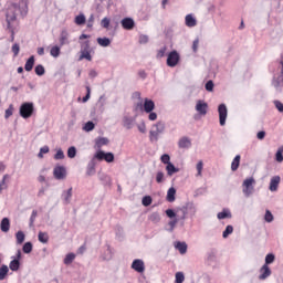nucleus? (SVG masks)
<instances>
[{
    "instance_id": "obj_1",
    "label": "nucleus",
    "mask_w": 283,
    "mask_h": 283,
    "mask_svg": "<svg viewBox=\"0 0 283 283\" xmlns=\"http://www.w3.org/2000/svg\"><path fill=\"white\" fill-rule=\"evenodd\" d=\"M17 12H20L23 15V11H21V4L13 2L10 4V7L7 9L6 12V30L10 32V41L11 43H14V30L19 28V20L17 19Z\"/></svg>"
},
{
    "instance_id": "obj_2",
    "label": "nucleus",
    "mask_w": 283,
    "mask_h": 283,
    "mask_svg": "<svg viewBox=\"0 0 283 283\" xmlns=\"http://www.w3.org/2000/svg\"><path fill=\"white\" fill-rule=\"evenodd\" d=\"M155 127V130H154ZM160 134H165V122H157L153 129L149 130V140L150 143H156L160 138Z\"/></svg>"
},
{
    "instance_id": "obj_3",
    "label": "nucleus",
    "mask_w": 283,
    "mask_h": 283,
    "mask_svg": "<svg viewBox=\"0 0 283 283\" xmlns=\"http://www.w3.org/2000/svg\"><path fill=\"white\" fill-rule=\"evenodd\" d=\"M32 114H34V103L24 102L20 106V116L22 118H32Z\"/></svg>"
},
{
    "instance_id": "obj_4",
    "label": "nucleus",
    "mask_w": 283,
    "mask_h": 283,
    "mask_svg": "<svg viewBox=\"0 0 283 283\" xmlns=\"http://www.w3.org/2000/svg\"><path fill=\"white\" fill-rule=\"evenodd\" d=\"M242 187H243L242 191H243V195L245 196V198H250L251 195L253 193V189L255 187V178L250 177V178L244 179Z\"/></svg>"
},
{
    "instance_id": "obj_5",
    "label": "nucleus",
    "mask_w": 283,
    "mask_h": 283,
    "mask_svg": "<svg viewBox=\"0 0 283 283\" xmlns=\"http://www.w3.org/2000/svg\"><path fill=\"white\" fill-rule=\"evenodd\" d=\"M144 109L146 114H151L154 109H156V103H154V99L145 98L144 104L142 102L137 103L136 109Z\"/></svg>"
},
{
    "instance_id": "obj_6",
    "label": "nucleus",
    "mask_w": 283,
    "mask_h": 283,
    "mask_svg": "<svg viewBox=\"0 0 283 283\" xmlns=\"http://www.w3.org/2000/svg\"><path fill=\"white\" fill-rule=\"evenodd\" d=\"M180 63V53L178 51L174 50L168 53L166 65L168 67H176Z\"/></svg>"
},
{
    "instance_id": "obj_7",
    "label": "nucleus",
    "mask_w": 283,
    "mask_h": 283,
    "mask_svg": "<svg viewBox=\"0 0 283 283\" xmlns=\"http://www.w3.org/2000/svg\"><path fill=\"white\" fill-rule=\"evenodd\" d=\"M218 114H219V123L221 127L227 125V116H229V109H227V104H220L218 106Z\"/></svg>"
},
{
    "instance_id": "obj_8",
    "label": "nucleus",
    "mask_w": 283,
    "mask_h": 283,
    "mask_svg": "<svg viewBox=\"0 0 283 283\" xmlns=\"http://www.w3.org/2000/svg\"><path fill=\"white\" fill-rule=\"evenodd\" d=\"M94 156L99 163H102V160H105V163H114V153L97 150Z\"/></svg>"
},
{
    "instance_id": "obj_9",
    "label": "nucleus",
    "mask_w": 283,
    "mask_h": 283,
    "mask_svg": "<svg viewBox=\"0 0 283 283\" xmlns=\"http://www.w3.org/2000/svg\"><path fill=\"white\" fill-rule=\"evenodd\" d=\"M53 176L56 180H65V178H67V170L64 166H55L53 169Z\"/></svg>"
},
{
    "instance_id": "obj_10",
    "label": "nucleus",
    "mask_w": 283,
    "mask_h": 283,
    "mask_svg": "<svg viewBox=\"0 0 283 283\" xmlns=\"http://www.w3.org/2000/svg\"><path fill=\"white\" fill-rule=\"evenodd\" d=\"M195 109L200 116H207V112H209V104L202 99H199L197 101Z\"/></svg>"
},
{
    "instance_id": "obj_11",
    "label": "nucleus",
    "mask_w": 283,
    "mask_h": 283,
    "mask_svg": "<svg viewBox=\"0 0 283 283\" xmlns=\"http://www.w3.org/2000/svg\"><path fill=\"white\" fill-rule=\"evenodd\" d=\"M136 273H145V261L143 259H135L130 265Z\"/></svg>"
},
{
    "instance_id": "obj_12",
    "label": "nucleus",
    "mask_w": 283,
    "mask_h": 283,
    "mask_svg": "<svg viewBox=\"0 0 283 283\" xmlns=\"http://www.w3.org/2000/svg\"><path fill=\"white\" fill-rule=\"evenodd\" d=\"M96 155L92 157L86 166V176H95L96 175Z\"/></svg>"
},
{
    "instance_id": "obj_13",
    "label": "nucleus",
    "mask_w": 283,
    "mask_h": 283,
    "mask_svg": "<svg viewBox=\"0 0 283 283\" xmlns=\"http://www.w3.org/2000/svg\"><path fill=\"white\" fill-rule=\"evenodd\" d=\"M120 24L124 30H134V28L136 27V22L132 18H124L120 21Z\"/></svg>"
},
{
    "instance_id": "obj_14",
    "label": "nucleus",
    "mask_w": 283,
    "mask_h": 283,
    "mask_svg": "<svg viewBox=\"0 0 283 283\" xmlns=\"http://www.w3.org/2000/svg\"><path fill=\"white\" fill-rule=\"evenodd\" d=\"M185 23L187 28H196L198 25V20L196 19V15L189 13L185 18Z\"/></svg>"
},
{
    "instance_id": "obj_15",
    "label": "nucleus",
    "mask_w": 283,
    "mask_h": 283,
    "mask_svg": "<svg viewBox=\"0 0 283 283\" xmlns=\"http://www.w3.org/2000/svg\"><path fill=\"white\" fill-rule=\"evenodd\" d=\"M98 180L102 182V185H104V187H107L109 185H112V177H109V175H107L106 172H98L97 174Z\"/></svg>"
},
{
    "instance_id": "obj_16",
    "label": "nucleus",
    "mask_w": 283,
    "mask_h": 283,
    "mask_svg": "<svg viewBox=\"0 0 283 283\" xmlns=\"http://www.w3.org/2000/svg\"><path fill=\"white\" fill-rule=\"evenodd\" d=\"M179 149H189L191 148V139L189 137H181L178 142Z\"/></svg>"
},
{
    "instance_id": "obj_17",
    "label": "nucleus",
    "mask_w": 283,
    "mask_h": 283,
    "mask_svg": "<svg viewBox=\"0 0 283 283\" xmlns=\"http://www.w3.org/2000/svg\"><path fill=\"white\" fill-rule=\"evenodd\" d=\"M60 45H70V33L65 29L60 33Z\"/></svg>"
},
{
    "instance_id": "obj_18",
    "label": "nucleus",
    "mask_w": 283,
    "mask_h": 283,
    "mask_svg": "<svg viewBox=\"0 0 283 283\" xmlns=\"http://www.w3.org/2000/svg\"><path fill=\"white\" fill-rule=\"evenodd\" d=\"M61 198L64 205H70V202H72V187L67 190H64L61 195Z\"/></svg>"
},
{
    "instance_id": "obj_19",
    "label": "nucleus",
    "mask_w": 283,
    "mask_h": 283,
    "mask_svg": "<svg viewBox=\"0 0 283 283\" xmlns=\"http://www.w3.org/2000/svg\"><path fill=\"white\" fill-rule=\"evenodd\" d=\"M260 271H261V274L259 276V280H266V277L271 275V268H269V265L266 264H263Z\"/></svg>"
},
{
    "instance_id": "obj_20",
    "label": "nucleus",
    "mask_w": 283,
    "mask_h": 283,
    "mask_svg": "<svg viewBox=\"0 0 283 283\" xmlns=\"http://www.w3.org/2000/svg\"><path fill=\"white\" fill-rule=\"evenodd\" d=\"M277 187H280V176L272 177L270 181V191H277Z\"/></svg>"
},
{
    "instance_id": "obj_21",
    "label": "nucleus",
    "mask_w": 283,
    "mask_h": 283,
    "mask_svg": "<svg viewBox=\"0 0 283 283\" xmlns=\"http://www.w3.org/2000/svg\"><path fill=\"white\" fill-rule=\"evenodd\" d=\"M0 229H1L2 233H8V231H10V219L8 217H4L1 220Z\"/></svg>"
},
{
    "instance_id": "obj_22",
    "label": "nucleus",
    "mask_w": 283,
    "mask_h": 283,
    "mask_svg": "<svg viewBox=\"0 0 283 283\" xmlns=\"http://www.w3.org/2000/svg\"><path fill=\"white\" fill-rule=\"evenodd\" d=\"M217 218L218 220H226V218L231 219V210H229L228 208H223L221 212H218Z\"/></svg>"
},
{
    "instance_id": "obj_23",
    "label": "nucleus",
    "mask_w": 283,
    "mask_h": 283,
    "mask_svg": "<svg viewBox=\"0 0 283 283\" xmlns=\"http://www.w3.org/2000/svg\"><path fill=\"white\" fill-rule=\"evenodd\" d=\"M166 200L167 202H176V189L174 187L167 190Z\"/></svg>"
},
{
    "instance_id": "obj_24",
    "label": "nucleus",
    "mask_w": 283,
    "mask_h": 283,
    "mask_svg": "<svg viewBox=\"0 0 283 283\" xmlns=\"http://www.w3.org/2000/svg\"><path fill=\"white\" fill-rule=\"evenodd\" d=\"M34 61H35L34 55H31V56L27 60V62H25V64H24V70H25V72H32V70H34Z\"/></svg>"
},
{
    "instance_id": "obj_25",
    "label": "nucleus",
    "mask_w": 283,
    "mask_h": 283,
    "mask_svg": "<svg viewBox=\"0 0 283 283\" xmlns=\"http://www.w3.org/2000/svg\"><path fill=\"white\" fill-rule=\"evenodd\" d=\"M124 127L127 129H132L134 127V123H136V118L125 116L123 118Z\"/></svg>"
},
{
    "instance_id": "obj_26",
    "label": "nucleus",
    "mask_w": 283,
    "mask_h": 283,
    "mask_svg": "<svg viewBox=\"0 0 283 283\" xmlns=\"http://www.w3.org/2000/svg\"><path fill=\"white\" fill-rule=\"evenodd\" d=\"M95 145L97 149H101V147L109 145V139L107 137H97L95 139Z\"/></svg>"
},
{
    "instance_id": "obj_27",
    "label": "nucleus",
    "mask_w": 283,
    "mask_h": 283,
    "mask_svg": "<svg viewBox=\"0 0 283 283\" xmlns=\"http://www.w3.org/2000/svg\"><path fill=\"white\" fill-rule=\"evenodd\" d=\"M38 240L42 244H48V242H50V235L48 234V232L40 231L38 233Z\"/></svg>"
},
{
    "instance_id": "obj_28",
    "label": "nucleus",
    "mask_w": 283,
    "mask_h": 283,
    "mask_svg": "<svg viewBox=\"0 0 283 283\" xmlns=\"http://www.w3.org/2000/svg\"><path fill=\"white\" fill-rule=\"evenodd\" d=\"M166 171H167L168 176H174V174H178V171H180V169L178 167H176L174 165V163H170V164L166 165Z\"/></svg>"
},
{
    "instance_id": "obj_29",
    "label": "nucleus",
    "mask_w": 283,
    "mask_h": 283,
    "mask_svg": "<svg viewBox=\"0 0 283 283\" xmlns=\"http://www.w3.org/2000/svg\"><path fill=\"white\" fill-rule=\"evenodd\" d=\"M10 271L17 272L21 269V261L12 259L9 263Z\"/></svg>"
},
{
    "instance_id": "obj_30",
    "label": "nucleus",
    "mask_w": 283,
    "mask_h": 283,
    "mask_svg": "<svg viewBox=\"0 0 283 283\" xmlns=\"http://www.w3.org/2000/svg\"><path fill=\"white\" fill-rule=\"evenodd\" d=\"M97 43L101 48H109L112 45V40L109 38H97Z\"/></svg>"
},
{
    "instance_id": "obj_31",
    "label": "nucleus",
    "mask_w": 283,
    "mask_h": 283,
    "mask_svg": "<svg viewBox=\"0 0 283 283\" xmlns=\"http://www.w3.org/2000/svg\"><path fill=\"white\" fill-rule=\"evenodd\" d=\"M8 273H10V268H8V265L6 264H2L0 266V282H2V280L8 277Z\"/></svg>"
},
{
    "instance_id": "obj_32",
    "label": "nucleus",
    "mask_w": 283,
    "mask_h": 283,
    "mask_svg": "<svg viewBox=\"0 0 283 283\" xmlns=\"http://www.w3.org/2000/svg\"><path fill=\"white\" fill-rule=\"evenodd\" d=\"M187 209L190 218H193L198 211V208H196V205L191 201L187 202Z\"/></svg>"
},
{
    "instance_id": "obj_33",
    "label": "nucleus",
    "mask_w": 283,
    "mask_h": 283,
    "mask_svg": "<svg viewBox=\"0 0 283 283\" xmlns=\"http://www.w3.org/2000/svg\"><path fill=\"white\" fill-rule=\"evenodd\" d=\"M240 159H241V156L240 155H237L232 163H231V170L232 171H238L239 167H240Z\"/></svg>"
},
{
    "instance_id": "obj_34",
    "label": "nucleus",
    "mask_w": 283,
    "mask_h": 283,
    "mask_svg": "<svg viewBox=\"0 0 283 283\" xmlns=\"http://www.w3.org/2000/svg\"><path fill=\"white\" fill-rule=\"evenodd\" d=\"M74 260H76V254L74 252L67 253L64 258V264L70 265L72 264V262H74Z\"/></svg>"
},
{
    "instance_id": "obj_35",
    "label": "nucleus",
    "mask_w": 283,
    "mask_h": 283,
    "mask_svg": "<svg viewBox=\"0 0 283 283\" xmlns=\"http://www.w3.org/2000/svg\"><path fill=\"white\" fill-rule=\"evenodd\" d=\"M95 127H96V124H95L94 122H92V120H88V122H86V123L84 124L83 130H84V132H87V133L94 132Z\"/></svg>"
},
{
    "instance_id": "obj_36",
    "label": "nucleus",
    "mask_w": 283,
    "mask_h": 283,
    "mask_svg": "<svg viewBox=\"0 0 283 283\" xmlns=\"http://www.w3.org/2000/svg\"><path fill=\"white\" fill-rule=\"evenodd\" d=\"M176 249L179 250V253H181V255H185V253H187V243L178 241L176 243Z\"/></svg>"
},
{
    "instance_id": "obj_37",
    "label": "nucleus",
    "mask_w": 283,
    "mask_h": 283,
    "mask_svg": "<svg viewBox=\"0 0 283 283\" xmlns=\"http://www.w3.org/2000/svg\"><path fill=\"white\" fill-rule=\"evenodd\" d=\"M15 240H17V244H22L23 242H25V233L23 231H18L15 233Z\"/></svg>"
},
{
    "instance_id": "obj_38",
    "label": "nucleus",
    "mask_w": 283,
    "mask_h": 283,
    "mask_svg": "<svg viewBox=\"0 0 283 283\" xmlns=\"http://www.w3.org/2000/svg\"><path fill=\"white\" fill-rule=\"evenodd\" d=\"M51 56H53L54 59H59V56H61V46L59 45H54L51 51H50Z\"/></svg>"
},
{
    "instance_id": "obj_39",
    "label": "nucleus",
    "mask_w": 283,
    "mask_h": 283,
    "mask_svg": "<svg viewBox=\"0 0 283 283\" xmlns=\"http://www.w3.org/2000/svg\"><path fill=\"white\" fill-rule=\"evenodd\" d=\"M85 14L84 13H80L78 15L75 17L74 22L76 23V25H85Z\"/></svg>"
},
{
    "instance_id": "obj_40",
    "label": "nucleus",
    "mask_w": 283,
    "mask_h": 283,
    "mask_svg": "<svg viewBox=\"0 0 283 283\" xmlns=\"http://www.w3.org/2000/svg\"><path fill=\"white\" fill-rule=\"evenodd\" d=\"M32 249H34V245L32 244V242L28 241L23 244L22 247V251L25 254H30V252L32 251Z\"/></svg>"
},
{
    "instance_id": "obj_41",
    "label": "nucleus",
    "mask_w": 283,
    "mask_h": 283,
    "mask_svg": "<svg viewBox=\"0 0 283 283\" xmlns=\"http://www.w3.org/2000/svg\"><path fill=\"white\" fill-rule=\"evenodd\" d=\"M34 72H35L36 76H43L45 74V66H43L42 64H38L34 67Z\"/></svg>"
},
{
    "instance_id": "obj_42",
    "label": "nucleus",
    "mask_w": 283,
    "mask_h": 283,
    "mask_svg": "<svg viewBox=\"0 0 283 283\" xmlns=\"http://www.w3.org/2000/svg\"><path fill=\"white\" fill-rule=\"evenodd\" d=\"M148 220H150V222H154V224H158V222H160V213L158 212H153Z\"/></svg>"
},
{
    "instance_id": "obj_43",
    "label": "nucleus",
    "mask_w": 283,
    "mask_h": 283,
    "mask_svg": "<svg viewBox=\"0 0 283 283\" xmlns=\"http://www.w3.org/2000/svg\"><path fill=\"white\" fill-rule=\"evenodd\" d=\"M83 59H85L86 61H92L91 51H81L80 61H83Z\"/></svg>"
},
{
    "instance_id": "obj_44",
    "label": "nucleus",
    "mask_w": 283,
    "mask_h": 283,
    "mask_svg": "<svg viewBox=\"0 0 283 283\" xmlns=\"http://www.w3.org/2000/svg\"><path fill=\"white\" fill-rule=\"evenodd\" d=\"M36 216H39V211L32 210L31 217H30V220H29V227L30 228L34 227V222L36 220Z\"/></svg>"
},
{
    "instance_id": "obj_45",
    "label": "nucleus",
    "mask_w": 283,
    "mask_h": 283,
    "mask_svg": "<svg viewBox=\"0 0 283 283\" xmlns=\"http://www.w3.org/2000/svg\"><path fill=\"white\" fill-rule=\"evenodd\" d=\"M8 178H10V175H3L2 180H0V193L3 192V189H8V185H6Z\"/></svg>"
},
{
    "instance_id": "obj_46",
    "label": "nucleus",
    "mask_w": 283,
    "mask_h": 283,
    "mask_svg": "<svg viewBox=\"0 0 283 283\" xmlns=\"http://www.w3.org/2000/svg\"><path fill=\"white\" fill-rule=\"evenodd\" d=\"M233 233V226H227L224 231L222 232V238L227 239Z\"/></svg>"
},
{
    "instance_id": "obj_47",
    "label": "nucleus",
    "mask_w": 283,
    "mask_h": 283,
    "mask_svg": "<svg viewBox=\"0 0 283 283\" xmlns=\"http://www.w3.org/2000/svg\"><path fill=\"white\" fill-rule=\"evenodd\" d=\"M165 181V172H163V171H157V174H156V184L157 185H161V182H164Z\"/></svg>"
},
{
    "instance_id": "obj_48",
    "label": "nucleus",
    "mask_w": 283,
    "mask_h": 283,
    "mask_svg": "<svg viewBox=\"0 0 283 283\" xmlns=\"http://www.w3.org/2000/svg\"><path fill=\"white\" fill-rule=\"evenodd\" d=\"M151 202H154V199H151V196H145L142 199V205L144 207H149L151 205Z\"/></svg>"
},
{
    "instance_id": "obj_49",
    "label": "nucleus",
    "mask_w": 283,
    "mask_h": 283,
    "mask_svg": "<svg viewBox=\"0 0 283 283\" xmlns=\"http://www.w3.org/2000/svg\"><path fill=\"white\" fill-rule=\"evenodd\" d=\"M274 262H275V254H273V253L266 254L264 264H266V266H269V264H273Z\"/></svg>"
},
{
    "instance_id": "obj_50",
    "label": "nucleus",
    "mask_w": 283,
    "mask_h": 283,
    "mask_svg": "<svg viewBox=\"0 0 283 283\" xmlns=\"http://www.w3.org/2000/svg\"><path fill=\"white\" fill-rule=\"evenodd\" d=\"M160 160L164 165H170L171 156H169V154H164V155H161Z\"/></svg>"
},
{
    "instance_id": "obj_51",
    "label": "nucleus",
    "mask_w": 283,
    "mask_h": 283,
    "mask_svg": "<svg viewBox=\"0 0 283 283\" xmlns=\"http://www.w3.org/2000/svg\"><path fill=\"white\" fill-rule=\"evenodd\" d=\"M67 158H76V147L75 146L69 147Z\"/></svg>"
},
{
    "instance_id": "obj_52",
    "label": "nucleus",
    "mask_w": 283,
    "mask_h": 283,
    "mask_svg": "<svg viewBox=\"0 0 283 283\" xmlns=\"http://www.w3.org/2000/svg\"><path fill=\"white\" fill-rule=\"evenodd\" d=\"M65 158V153H63V149H57V151L54 154V160H63Z\"/></svg>"
},
{
    "instance_id": "obj_53",
    "label": "nucleus",
    "mask_w": 283,
    "mask_h": 283,
    "mask_svg": "<svg viewBox=\"0 0 283 283\" xmlns=\"http://www.w3.org/2000/svg\"><path fill=\"white\" fill-rule=\"evenodd\" d=\"M138 43L140 45H145V44L149 43V36L147 34H140Z\"/></svg>"
},
{
    "instance_id": "obj_54",
    "label": "nucleus",
    "mask_w": 283,
    "mask_h": 283,
    "mask_svg": "<svg viewBox=\"0 0 283 283\" xmlns=\"http://www.w3.org/2000/svg\"><path fill=\"white\" fill-rule=\"evenodd\" d=\"M175 283H182L185 282V273L182 272H177L175 275Z\"/></svg>"
},
{
    "instance_id": "obj_55",
    "label": "nucleus",
    "mask_w": 283,
    "mask_h": 283,
    "mask_svg": "<svg viewBox=\"0 0 283 283\" xmlns=\"http://www.w3.org/2000/svg\"><path fill=\"white\" fill-rule=\"evenodd\" d=\"M14 112V106L12 104L9 105V107L4 112V118H10Z\"/></svg>"
},
{
    "instance_id": "obj_56",
    "label": "nucleus",
    "mask_w": 283,
    "mask_h": 283,
    "mask_svg": "<svg viewBox=\"0 0 283 283\" xmlns=\"http://www.w3.org/2000/svg\"><path fill=\"white\" fill-rule=\"evenodd\" d=\"M200 45V38H196L192 42V52L198 53V46Z\"/></svg>"
},
{
    "instance_id": "obj_57",
    "label": "nucleus",
    "mask_w": 283,
    "mask_h": 283,
    "mask_svg": "<svg viewBox=\"0 0 283 283\" xmlns=\"http://www.w3.org/2000/svg\"><path fill=\"white\" fill-rule=\"evenodd\" d=\"M90 51V40H85L81 43V52Z\"/></svg>"
},
{
    "instance_id": "obj_58",
    "label": "nucleus",
    "mask_w": 283,
    "mask_h": 283,
    "mask_svg": "<svg viewBox=\"0 0 283 283\" xmlns=\"http://www.w3.org/2000/svg\"><path fill=\"white\" fill-rule=\"evenodd\" d=\"M207 260L209 262H216V250H211L210 252H208Z\"/></svg>"
},
{
    "instance_id": "obj_59",
    "label": "nucleus",
    "mask_w": 283,
    "mask_h": 283,
    "mask_svg": "<svg viewBox=\"0 0 283 283\" xmlns=\"http://www.w3.org/2000/svg\"><path fill=\"white\" fill-rule=\"evenodd\" d=\"M167 218H170L171 220H175L176 218V210L175 209H167L166 210Z\"/></svg>"
},
{
    "instance_id": "obj_60",
    "label": "nucleus",
    "mask_w": 283,
    "mask_h": 283,
    "mask_svg": "<svg viewBox=\"0 0 283 283\" xmlns=\"http://www.w3.org/2000/svg\"><path fill=\"white\" fill-rule=\"evenodd\" d=\"M264 220L265 222H273V213L270 210L265 211Z\"/></svg>"
},
{
    "instance_id": "obj_61",
    "label": "nucleus",
    "mask_w": 283,
    "mask_h": 283,
    "mask_svg": "<svg viewBox=\"0 0 283 283\" xmlns=\"http://www.w3.org/2000/svg\"><path fill=\"white\" fill-rule=\"evenodd\" d=\"M109 23H111V20L109 18L105 17L102 21H101V27L102 28H105L106 30L109 28Z\"/></svg>"
},
{
    "instance_id": "obj_62",
    "label": "nucleus",
    "mask_w": 283,
    "mask_h": 283,
    "mask_svg": "<svg viewBox=\"0 0 283 283\" xmlns=\"http://www.w3.org/2000/svg\"><path fill=\"white\" fill-rule=\"evenodd\" d=\"M275 160L276 163H282L283 161V150L279 149L275 154Z\"/></svg>"
},
{
    "instance_id": "obj_63",
    "label": "nucleus",
    "mask_w": 283,
    "mask_h": 283,
    "mask_svg": "<svg viewBox=\"0 0 283 283\" xmlns=\"http://www.w3.org/2000/svg\"><path fill=\"white\" fill-rule=\"evenodd\" d=\"M205 87H206V91H207V92H212V91H213V87H214L213 81H212V80H209V81L206 83Z\"/></svg>"
},
{
    "instance_id": "obj_64",
    "label": "nucleus",
    "mask_w": 283,
    "mask_h": 283,
    "mask_svg": "<svg viewBox=\"0 0 283 283\" xmlns=\"http://www.w3.org/2000/svg\"><path fill=\"white\" fill-rule=\"evenodd\" d=\"M274 105H275L277 112H280L282 114L283 113V103L277 101V99H275L274 101Z\"/></svg>"
}]
</instances>
